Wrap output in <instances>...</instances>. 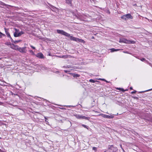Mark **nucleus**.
<instances>
[{"label":"nucleus","mask_w":152,"mask_h":152,"mask_svg":"<svg viewBox=\"0 0 152 152\" xmlns=\"http://www.w3.org/2000/svg\"><path fill=\"white\" fill-rule=\"evenodd\" d=\"M21 41V40H16V41H13V42L14 43L16 44L18 43L19 42H20Z\"/></svg>","instance_id":"obj_24"},{"label":"nucleus","mask_w":152,"mask_h":152,"mask_svg":"<svg viewBox=\"0 0 152 152\" xmlns=\"http://www.w3.org/2000/svg\"><path fill=\"white\" fill-rule=\"evenodd\" d=\"M64 71L65 72H66V73H67V72H70L69 71H68V70H64Z\"/></svg>","instance_id":"obj_31"},{"label":"nucleus","mask_w":152,"mask_h":152,"mask_svg":"<svg viewBox=\"0 0 152 152\" xmlns=\"http://www.w3.org/2000/svg\"><path fill=\"white\" fill-rule=\"evenodd\" d=\"M83 16H84L83 17H84V18H85V15H83Z\"/></svg>","instance_id":"obj_41"},{"label":"nucleus","mask_w":152,"mask_h":152,"mask_svg":"<svg viewBox=\"0 0 152 152\" xmlns=\"http://www.w3.org/2000/svg\"><path fill=\"white\" fill-rule=\"evenodd\" d=\"M45 121L46 122V124H48L49 122L48 121V119L46 118V117H45Z\"/></svg>","instance_id":"obj_25"},{"label":"nucleus","mask_w":152,"mask_h":152,"mask_svg":"<svg viewBox=\"0 0 152 152\" xmlns=\"http://www.w3.org/2000/svg\"><path fill=\"white\" fill-rule=\"evenodd\" d=\"M90 119V118L89 117H86L82 115V119H86V120H89Z\"/></svg>","instance_id":"obj_13"},{"label":"nucleus","mask_w":152,"mask_h":152,"mask_svg":"<svg viewBox=\"0 0 152 152\" xmlns=\"http://www.w3.org/2000/svg\"><path fill=\"white\" fill-rule=\"evenodd\" d=\"M66 3L68 4H71L72 0H65Z\"/></svg>","instance_id":"obj_17"},{"label":"nucleus","mask_w":152,"mask_h":152,"mask_svg":"<svg viewBox=\"0 0 152 152\" xmlns=\"http://www.w3.org/2000/svg\"><path fill=\"white\" fill-rule=\"evenodd\" d=\"M73 76L74 77H77L80 76V75L77 74H73Z\"/></svg>","instance_id":"obj_18"},{"label":"nucleus","mask_w":152,"mask_h":152,"mask_svg":"<svg viewBox=\"0 0 152 152\" xmlns=\"http://www.w3.org/2000/svg\"><path fill=\"white\" fill-rule=\"evenodd\" d=\"M136 91H133L131 93L132 94H134V93H136Z\"/></svg>","instance_id":"obj_34"},{"label":"nucleus","mask_w":152,"mask_h":152,"mask_svg":"<svg viewBox=\"0 0 152 152\" xmlns=\"http://www.w3.org/2000/svg\"><path fill=\"white\" fill-rule=\"evenodd\" d=\"M74 116H75V117L77 119H82V115L78 114H74Z\"/></svg>","instance_id":"obj_12"},{"label":"nucleus","mask_w":152,"mask_h":152,"mask_svg":"<svg viewBox=\"0 0 152 152\" xmlns=\"http://www.w3.org/2000/svg\"><path fill=\"white\" fill-rule=\"evenodd\" d=\"M135 57L136 58H138L141 61H146V60L144 58H140V59L139 58H138L137 57V56H136Z\"/></svg>","instance_id":"obj_21"},{"label":"nucleus","mask_w":152,"mask_h":152,"mask_svg":"<svg viewBox=\"0 0 152 152\" xmlns=\"http://www.w3.org/2000/svg\"><path fill=\"white\" fill-rule=\"evenodd\" d=\"M4 30L6 33V34L7 35V37H10V33L8 31V30L6 28H4Z\"/></svg>","instance_id":"obj_10"},{"label":"nucleus","mask_w":152,"mask_h":152,"mask_svg":"<svg viewBox=\"0 0 152 152\" xmlns=\"http://www.w3.org/2000/svg\"><path fill=\"white\" fill-rule=\"evenodd\" d=\"M0 35H2L3 36H5V35L4 34H3V33H1V32H0Z\"/></svg>","instance_id":"obj_30"},{"label":"nucleus","mask_w":152,"mask_h":152,"mask_svg":"<svg viewBox=\"0 0 152 152\" xmlns=\"http://www.w3.org/2000/svg\"><path fill=\"white\" fill-rule=\"evenodd\" d=\"M1 38V36H0V38Z\"/></svg>","instance_id":"obj_40"},{"label":"nucleus","mask_w":152,"mask_h":152,"mask_svg":"<svg viewBox=\"0 0 152 152\" xmlns=\"http://www.w3.org/2000/svg\"><path fill=\"white\" fill-rule=\"evenodd\" d=\"M10 94H11L12 95H15V94H13V93L12 92V91H10Z\"/></svg>","instance_id":"obj_32"},{"label":"nucleus","mask_w":152,"mask_h":152,"mask_svg":"<svg viewBox=\"0 0 152 152\" xmlns=\"http://www.w3.org/2000/svg\"><path fill=\"white\" fill-rule=\"evenodd\" d=\"M15 31L14 33V36L15 37H20L24 33V32L23 31L19 32L18 30L16 29H15Z\"/></svg>","instance_id":"obj_4"},{"label":"nucleus","mask_w":152,"mask_h":152,"mask_svg":"<svg viewBox=\"0 0 152 152\" xmlns=\"http://www.w3.org/2000/svg\"><path fill=\"white\" fill-rule=\"evenodd\" d=\"M93 150L94 151H96L97 150V148L96 147H94L93 148Z\"/></svg>","instance_id":"obj_28"},{"label":"nucleus","mask_w":152,"mask_h":152,"mask_svg":"<svg viewBox=\"0 0 152 152\" xmlns=\"http://www.w3.org/2000/svg\"><path fill=\"white\" fill-rule=\"evenodd\" d=\"M130 89L131 90H132V87H130Z\"/></svg>","instance_id":"obj_38"},{"label":"nucleus","mask_w":152,"mask_h":152,"mask_svg":"<svg viewBox=\"0 0 152 152\" xmlns=\"http://www.w3.org/2000/svg\"><path fill=\"white\" fill-rule=\"evenodd\" d=\"M18 50L20 52L23 53H26L27 52V50L26 49V47L23 48H20L19 47Z\"/></svg>","instance_id":"obj_5"},{"label":"nucleus","mask_w":152,"mask_h":152,"mask_svg":"<svg viewBox=\"0 0 152 152\" xmlns=\"http://www.w3.org/2000/svg\"><path fill=\"white\" fill-rule=\"evenodd\" d=\"M68 57V56L67 55H63L61 56H60V57L61 58H67Z\"/></svg>","instance_id":"obj_19"},{"label":"nucleus","mask_w":152,"mask_h":152,"mask_svg":"<svg viewBox=\"0 0 152 152\" xmlns=\"http://www.w3.org/2000/svg\"><path fill=\"white\" fill-rule=\"evenodd\" d=\"M117 90H119L120 91H122L124 92L125 91H127L128 90H124L123 88H116Z\"/></svg>","instance_id":"obj_14"},{"label":"nucleus","mask_w":152,"mask_h":152,"mask_svg":"<svg viewBox=\"0 0 152 152\" xmlns=\"http://www.w3.org/2000/svg\"><path fill=\"white\" fill-rule=\"evenodd\" d=\"M123 52L124 53H129L127 51H123Z\"/></svg>","instance_id":"obj_33"},{"label":"nucleus","mask_w":152,"mask_h":152,"mask_svg":"<svg viewBox=\"0 0 152 152\" xmlns=\"http://www.w3.org/2000/svg\"><path fill=\"white\" fill-rule=\"evenodd\" d=\"M118 113H117L116 114H115V115H118Z\"/></svg>","instance_id":"obj_37"},{"label":"nucleus","mask_w":152,"mask_h":152,"mask_svg":"<svg viewBox=\"0 0 152 152\" xmlns=\"http://www.w3.org/2000/svg\"><path fill=\"white\" fill-rule=\"evenodd\" d=\"M9 38H10L11 41L12 42H13V41H14L13 40V39H12V38H11V37H9Z\"/></svg>","instance_id":"obj_29"},{"label":"nucleus","mask_w":152,"mask_h":152,"mask_svg":"<svg viewBox=\"0 0 152 152\" xmlns=\"http://www.w3.org/2000/svg\"><path fill=\"white\" fill-rule=\"evenodd\" d=\"M0 152H5L4 151H2L1 149H0Z\"/></svg>","instance_id":"obj_36"},{"label":"nucleus","mask_w":152,"mask_h":152,"mask_svg":"<svg viewBox=\"0 0 152 152\" xmlns=\"http://www.w3.org/2000/svg\"><path fill=\"white\" fill-rule=\"evenodd\" d=\"M29 52L32 55H35L34 53L32 50H29Z\"/></svg>","instance_id":"obj_23"},{"label":"nucleus","mask_w":152,"mask_h":152,"mask_svg":"<svg viewBox=\"0 0 152 152\" xmlns=\"http://www.w3.org/2000/svg\"><path fill=\"white\" fill-rule=\"evenodd\" d=\"M152 90V88L151 89L149 90L148 91H150V90Z\"/></svg>","instance_id":"obj_42"},{"label":"nucleus","mask_w":152,"mask_h":152,"mask_svg":"<svg viewBox=\"0 0 152 152\" xmlns=\"http://www.w3.org/2000/svg\"><path fill=\"white\" fill-rule=\"evenodd\" d=\"M48 4L50 7V9L53 11H56L57 10V8L54 7V6L52 5L51 4Z\"/></svg>","instance_id":"obj_8"},{"label":"nucleus","mask_w":152,"mask_h":152,"mask_svg":"<svg viewBox=\"0 0 152 152\" xmlns=\"http://www.w3.org/2000/svg\"><path fill=\"white\" fill-rule=\"evenodd\" d=\"M108 149L109 150H110L111 151H114V148L113 145H109L108 146Z\"/></svg>","instance_id":"obj_11"},{"label":"nucleus","mask_w":152,"mask_h":152,"mask_svg":"<svg viewBox=\"0 0 152 152\" xmlns=\"http://www.w3.org/2000/svg\"><path fill=\"white\" fill-rule=\"evenodd\" d=\"M8 45H11V43L9 42V43H8Z\"/></svg>","instance_id":"obj_35"},{"label":"nucleus","mask_w":152,"mask_h":152,"mask_svg":"<svg viewBox=\"0 0 152 152\" xmlns=\"http://www.w3.org/2000/svg\"><path fill=\"white\" fill-rule=\"evenodd\" d=\"M143 91H142V92H143Z\"/></svg>","instance_id":"obj_45"},{"label":"nucleus","mask_w":152,"mask_h":152,"mask_svg":"<svg viewBox=\"0 0 152 152\" xmlns=\"http://www.w3.org/2000/svg\"><path fill=\"white\" fill-rule=\"evenodd\" d=\"M102 115L104 118H112L114 117V116L112 115H109L105 114H102Z\"/></svg>","instance_id":"obj_6"},{"label":"nucleus","mask_w":152,"mask_h":152,"mask_svg":"<svg viewBox=\"0 0 152 152\" xmlns=\"http://www.w3.org/2000/svg\"><path fill=\"white\" fill-rule=\"evenodd\" d=\"M82 126H83L85 128H86V129H89V127L87 126H86L85 125H84V124H82Z\"/></svg>","instance_id":"obj_20"},{"label":"nucleus","mask_w":152,"mask_h":152,"mask_svg":"<svg viewBox=\"0 0 152 152\" xmlns=\"http://www.w3.org/2000/svg\"><path fill=\"white\" fill-rule=\"evenodd\" d=\"M133 18V17L129 13L123 15L121 17V18L122 19L125 20H126L128 19H132Z\"/></svg>","instance_id":"obj_3"},{"label":"nucleus","mask_w":152,"mask_h":152,"mask_svg":"<svg viewBox=\"0 0 152 152\" xmlns=\"http://www.w3.org/2000/svg\"><path fill=\"white\" fill-rule=\"evenodd\" d=\"M149 64H150V65H151V63H149Z\"/></svg>","instance_id":"obj_44"},{"label":"nucleus","mask_w":152,"mask_h":152,"mask_svg":"<svg viewBox=\"0 0 152 152\" xmlns=\"http://www.w3.org/2000/svg\"><path fill=\"white\" fill-rule=\"evenodd\" d=\"M99 80H104V81H105V82H107L108 83V82L105 79H99Z\"/></svg>","instance_id":"obj_26"},{"label":"nucleus","mask_w":152,"mask_h":152,"mask_svg":"<svg viewBox=\"0 0 152 152\" xmlns=\"http://www.w3.org/2000/svg\"><path fill=\"white\" fill-rule=\"evenodd\" d=\"M11 48L15 50H18L19 47L17 45H15L14 44H12V46L10 47Z\"/></svg>","instance_id":"obj_9"},{"label":"nucleus","mask_w":152,"mask_h":152,"mask_svg":"<svg viewBox=\"0 0 152 152\" xmlns=\"http://www.w3.org/2000/svg\"><path fill=\"white\" fill-rule=\"evenodd\" d=\"M57 32L58 34H61L66 37H69L70 40H72L76 42H83V43L85 42L84 41L83 39L75 37L72 36H70L69 34L64 31L63 30H57Z\"/></svg>","instance_id":"obj_1"},{"label":"nucleus","mask_w":152,"mask_h":152,"mask_svg":"<svg viewBox=\"0 0 152 152\" xmlns=\"http://www.w3.org/2000/svg\"><path fill=\"white\" fill-rule=\"evenodd\" d=\"M63 67L64 68H72V67L70 65L64 66H63Z\"/></svg>","instance_id":"obj_15"},{"label":"nucleus","mask_w":152,"mask_h":152,"mask_svg":"<svg viewBox=\"0 0 152 152\" xmlns=\"http://www.w3.org/2000/svg\"><path fill=\"white\" fill-rule=\"evenodd\" d=\"M30 46L33 49H35V47H34L32 45H30Z\"/></svg>","instance_id":"obj_27"},{"label":"nucleus","mask_w":152,"mask_h":152,"mask_svg":"<svg viewBox=\"0 0 152 152\" xmlns=\"http://www.w3.org/2000/svg\"><path fill=\"white\" fill-rule=\"evenodd\" d=\"M92 1H94L95 0H92Z\"/></svg>","instance_id":"obj_43"},{"label":"nucleus","mask_w":152,"mask_h":152,"mask_svg":"<svg viewBox=\"0 0 152 152\" xmlns=\"http://www.w3.org/2000/svg\"><path fill=\"white\" fill-rule=\"evenodd\" d=\"M119 42L127 44H134L135 43V42L134 41L127 40L125 38L120 39Z\"/></svg>","instance_id":"obj_2"},{"label":"nucleus","mask_w":152,"mask_h":152,"mask_svg":"<svg viewBox=\"0 0 152 152\" xmlns=\"http://www.w3.org/2000/svg\"><path fill=\"white\" fill-rule=\"evenodd\" d=\"M89 82H91V83H94L96 82H97V80H94L93 79H90L89 80Z\"/></svg>","instance_id":"obj_16"},{"label":"nucleus","mask_w":152,"mask_h":152,"mask_svg":"<svg viewBox=\"0 0 152 152\" xmlns=\"http://www.w3.org/2000/svg\"><path fill=\"white\" fill-rule=\"evenodd\" d=\"M36 57H38L39 58H44V55H43L41 53H37L36 55H35Z\"/></svg>","instance_id":"obj_7"},{"label":"nucleus","mask_w":152,"mask_h":152,"mask_svg":"<svg viewBox=\"0 0 152 152\" xmlns=\"http://www.w3.org/2000/svg\"><path fill=\"white\" fill-rule=\"evenodd\" d=\"M118 50H119V49H115L114 48H112L111 49V51L112 52L117 51H118Z\"/></svg>","instance_id":"obj_22"},{"label":"nucleus","mask_w":152,"mask_h":152,"mask_svg":"<svg viewBox=\"0 0 152 152\" xmlns=\"http://www.w3.org/2000/svg\"><path fill=\"white\" fill-rule=\"evenodd\" d=\"M94 37L93 36L92 37V39H94Z\"/></svg>","instance_id":"obj_39"}]
</instances>
